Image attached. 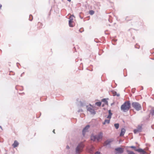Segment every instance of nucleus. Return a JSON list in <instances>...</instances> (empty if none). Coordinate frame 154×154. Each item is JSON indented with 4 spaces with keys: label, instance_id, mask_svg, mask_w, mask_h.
Here are the masks:
<instances>
[{
    "label": "nucleus",
    "instance_id": "f257e3e1",
    "mask_svg": "<svg viewBox=\"0 0 154 154\" xmlns=\"http://www.w3.org/2000/svg\"><path fill=\"white\" fill-rule=\"evenodd\" d=\"M130 108L131 103L130 101H127L121 105V109L123 112H126L129 110Z\"/></svg>",
    "mask_w": 154,
    "mask_h": 154
},
{
    "label": "nucleus",
    "instance_id": "f03ea898",
    "mask_svg": "<svg viewBox=\"0 0 154 154\" xmlns=\"http://www.w3.org/2000/svg\"><path fill=\"white\" fill-rule=\"evenodd\" d=\"M85 145L82 142L79 143L75 148V152L76 154H79L83 150Z\"/></svg>",
    "mask_w": 154,
    "mask_h": 154
},
{
    "label": "nucleus",
    "instance_id": "7ed1b4c3",
    "mask_svg": "<svg viewBox=\"0 0 154 154\" xmlns=\"http://www.w3.org/2000/svg\"><path fill=\"white\" fill-rule=\"evenodd\" d=\"M132 106L137 111H138L142 109V107L141 105L138 102H133L132 103Z\"/></svg>",
    "mask_w": 154,
    "mask_h": 154
},
{
    "label": "nucleus",
    "instance_id": "20e7f679",
    "mask_svg": "<svg viewBox=\"0 0 154 154\" xmlns=\"http://www.w3.org/2000/svg\"><path fill=\"white\" fill-rule=\"evenodd\" d=\"M89 105L91 106H86L87 111L90 113L91 115H95L96 113V112L94 109H93V106L91 104H89Z\"/></svg>",
    "mask_w": 154,
    "mask_h": 154
},
{
    "label": "nucleus",
    "instance_id": "39448f33",
    "mask_svg": "<svg viewBox=\"0 0 154 154\" xmlns=\"http://www.w3.org/2000/svg\"><path fill=\"white\" fill-rule=\"evenodd\" d=\"M115 150L117 152L118 154H121L124 152V149L122 147H118L115 149Z\"/></svg>",
    "mask_w": 154,
    "mask_h": 154
},
{
    "label": "nucleus",
    "instance_id": "423d86ee",
    "mask_svg": "<svg viewBox=\"0 0 154 154\" xmlns=\"http://www.w3.org/2000/svg\"><path fill=\"white\" fill-rule=\"evenodd\" d=\"M90 127L89 125H87L82 130V135L83 136H85V133L88 131V130Z\"/></svg>",
    "mask_w": 154,
    "mask_h": 154
},
{
    "label": "nucleus",
    "instance_id": "0eeeda50",
    "mask_svg": "<svg viewBox=\"0 0 154 154\" xmlns=\"http://www.w3.org/2000/svg\"><path fill=\"white\" fill-rule=\"evenodd\" d=\"M113 139H108L105 141L104 142V145L106 146L107 145H109L110 146V143H111L113 141Z\"/></svg>",
    "mask_w": 154,
    "mask_h": 154
},
{
    "label": "nucleus",
    "instance_id": "6e6552de",
    "mask_svg": "<svg viewBox=\"0 0 154 154\" xmlns=\"http://www.w3.org/2000/svg\"><path fill=\"white\" fill-rule=\"evenodd\" d=\"M103 133L102 132H100L97 135H96V136L97 140L99 141L100 139H102L103 137Z\"/></svg>",
    "mask_w": 154,
    "mask_h": 154
},
{
    "label": "nucleus",
    "instance_id": "1a4fd4ad",
    "mask_svg": "<svg viewBox=\"0 0 154 154\" xmlns=\"http://www.w3.org/2000/svg\"><path fill=\"white\" fill-rule=\"evenodd\" d=\"M94 147L93 146H91L87 149L88 152L91 154H93L94 152Z\"/></svg>",
    "mask_w": 154,
    "mask_h": 154
},
{
    "label": "nucleus",
    "instance_id": "9d476101",
    "mask_svg": "<svg viewBox=\"0 0 154 154\" xmlns=\"http://www.w3.org/2000/svg\"><path fill=\"white\" fill-rule=\"evenodd\" d=\"M125 132V129L124 128H122L121 130V132L120 134V136H122L124 135Z\"/></svg>",
    "mask_w": 154,
    "mask_h": 154
},
{
    "label": "nucleus",
    "instance_id": "9b49d317",
    "mask_svg": "<svg viewBox=\"0 0 154 154\" xmlns=\"http://www.w3.org/2000/svg\"><path fill=\"white\" fill-rule=\"evenodd\" d=\"M111 92L112 93L114 96H116L117 97H119L120 96V94L119 93L117 94L116 91L112 90L111 91Z\"/></svg>",
    "mask_w": 154,
    "mask_h": 154
},
{
    "label": "nucleus",
    "instance_id": "f8f14e48",
    "mask_svg": "<svg viewBox=\"0 0 154 154\" xmlns=\"http://www.w3.org/2000/svg\"><path fill=\"white\" fill-rule=\"evenodd\" d=\"M136 151H137L138 152H140V153H141V152H142L143 153H146V152L145 150H144L143 149H141V148H139V149H136Z\"/></svg>",
    "mask_w": 154,
    "mask_h": 154
},
{
    "label": "nucleus",
    "instance_id": "ddd939ff",
    "mask_svg": "<svg viewBox=\"0 0 154 154\" xmlns=\"http://www.w3.org/2000/svg\"><path fill=\"white\" fill-rule=\"evenodd\" d=\"M109 100L108 98H104L101 101H102V102L104 103L105 104L108 105V101H107V100Z\"/></svg>",
    "mask_w": 154,
    "mask_h": 154
},
{
    "label": "nucleus",
    "instance_id": "4468645a",
    "mask_svg": "<svg viewBox=\"0 0 154 154\" xmlns=\"http://www.w3.org/2000/svg\"><path fill=\"white\" fill-rule=\"evenodd\" d=\"M79 103H80V106H81L84 107L86 106V103L85 101H79Z\"/></svg>",
    "mask_w": 154,
    "mask_h": 154
},
{
    "label": "nucleus",
    "instance_id": "2eb2a0df",
    "mask_svg": "<svg viewBox=\"0 0 154 154\" xmlns=\"http://www.w3.org/2000/svg\"><path fill=\"white\" fill-rule=\"evenodd\" d=\"M18 142L17 140H15L13 144H12V146L14 148H15L18 146Z\"/></svg>",
    "mask_w": 154,
    "mask_h": 154
},
{
    "label": "nucleus",
    "instance_id": "dca6fc26",
    "mask_svg": "<svg viewBox=\"0 0 154 154\" xmlns=\"http://www.w3.org/2000/svg\"><path fill=\"white\" fill-rule=\"evenodd\" d=\"M91 140L94 141H95L96 140H97L96 136V135H91Z\"/></svg>",
    "mask_w": 154,
    "mask_h": 154
},
{
    "label": "nucleus",
    "instance_id": "f3484780",
    "mask_svg": "<svg viewBox=\"0 0 154 154\" xmlns=\"http://www.w3.org/2000/svg\"><path fill=\"white\" fill-rule=\"evenodd\" d=\"M109 115L107 117V119H110L111 118L112 116V113L111 112V110H109L108 111Z\"/></svg>",
    "mask_w": 154,
    "mask_h": 154
},
{
    "label": "nucleus",
    "instance_id": "a211bd4d",
    "mask_svg": "<svg viewBox=\"0 0 154 154\" xmlns=\"http://www.w3.org/2000/svg\"><path fill=\"white\" fill-rule=\"evenodd\" d=\"M142 125H138L137 129L139 131V132H141L142 130Z\"/></svg>",
    "mask_w": 154,
    "mask_h": 154
},
{
    "label": "nucleus",
    "instance_id": "6ab92c4d",
    "mask_svg": "<svg viewBox=\"0 0 154 154\" xmlns=\"http://www.w3.org/2000/svg\"><path fill=\"white\" fill-rule=\"evenodd\" d=\"M73 21L71 20H69V26L70 27H73L74 26L72 24V23L73 22Z\"/></svg>",
    "mask_w": 154,
    "mask_h": 154
},
{
    "label": "nucleus",
    "instance_id": "aec40b11",
    "mask_svg": "<svg viewBox=\"0 0 154 154\" xmlns=\"http://www.w3.org/2000/svg\"><path fill=\"white\" fill-rule=\"evenodd\" d=\"M95 105L97 106H101V102L100 101L96 102L95 103Z\"/></svg>",
    "mask_w": 154,
    "mask_h": 154
},
{
    "label": "nucleus",
    "instance_id": "412c9836",
    "mask_svg": "<svg viewBox=\"0 0 154 154\" xmlns=\"http://www.w3.org/2000/svg\"><path fill=\"white\" fill-rule=\"evenodd\" d=\"M127 152L128 153V154H135L133 151H130L128 150H127Z\"/></svg>",
    "mask_w": 154,
    "mask_h": 154
},
{
    "label": "nucleus",
    "instance_id": "4be33fe9",
    "mask_svg": "<svg viewBox=\"0 0 154 154\" xmlns=\"http://www.w3.org/2000/svg\"><path fill=\"white\" fill-rule=\"evenodd\" d=\"M114 125L116 129H118L119 128V123L115 124Z\"/></svg>",
    "mask_w": 154,
    "mask_h": 154
},
{
    "label": "nucleus",
    "instance_id": "5701e85b",
    "mask_svg": "<svg viewBox=\"0 0 154 154\" xmlns=\"http://www.w3.org/2000/svg\"><path fill=\"white\" fill-rule=\"evenodd\" d=\"M94 12L93 10H90L89 11V13L90 14L92 15L94 14Z\"/></svg>",
    "mask_w": 154,
    "mask_h": 154
},
{
    "label": "nucleus",
    "instance_id": "b1692460",
    "mask_svg": "<svg viewBox=\"0 0 154 154\" xmlns=\"http://www.w3.org/2000/svg\"><path fill=\"white\" fill-rule=\"evenodd\" d=\"M29 20L30 21H32V20H33L32 16L31 14L29 15Z\"/></svg>",
    "mask_w": 154,
    "mask_h": 154
},
{
    "label": "nucleus",
    "instance_id": "393cba45",
    "mask_svg": "<svg viewBox=\"0 0 154 154\" xmlns=\"http://www.w3.org/2000/svg\"><path fill=\"white\" fill-rule=\"evenodd\" d=\"M129 147L134 149V150L135 151L137 149L136 146H130Z\"/></svg>",
    "mask_w": 154,
    "mask_h": 154
},
{
    "label": "nucleus",
    "instance_id": "a878e982",
    "mask_svg": "<svg viewBox=\"0 0 154 154\" xmlns=\"http://www.w3.org/2000/svg\"><path fill=\"white\" fill-rule=\"evenodd\" d=\"M150 114L152 116H154V109L151 110L150 112Z\"/></svg>",
    "mask_w": 154,
    "mask_h": 154
},
{
    "label": "nucleus",
    "instance_id": "bb28decb",
    "mask_svg": "<svg viewBox=\"0 0 154 154\" xmlns=\"http://www.w3.org/2000/svg\"><path fill=\"white\" fill-rule=\"evenodd\" d=\"M134 134H136L138 132H139V131L137 129H135L134 131Z\"/></svg>",
    "mask_w": 154,
    "mask_h": 154
},
{
    "label": "nucleus",
    "instance_id": "cd10ccee",
    "mask_svg": "<svg viewBox=\"0 0 154 154\" xmlns=\"http://www.w3.org/2000/svg\"><path fill=\"white\" fill-rule=\"evenodd\" d=\"M104 121L107 124H109L110 122V120L106 119Z\"/></svg>",
    "mask_w": 154,
    "mask_h": 154
},
{
    "label": "nucleus",
    "instance_id": "c85d7f7f",
    "mask_svg": "<svg viewBox=\"0 0 154 154\" xmlns=\"http://www.w3.org/2000/svg\"><path fill=\"white\" fill-rule=\"evenodd\" d=\"M140 46L139 45H138L137 44H136V45L135 46V47L136 48L139 49L140 48Z\"/></svg>",
    "mask_w": 154,
    "mask_h": 154
},
{
    "label": "nucleus",
    "instance_id": "c756f323",
    "mask_svg": "<svg viewBox=\"0 0 154 154\" xmlns=\"http://www.w3.org/2000/svg\"><path fill=\"white\" fill-rule=\"evenodd\" d=\"M83 112V110L82 109H79L78 111V112Z\"/></svg>",
    "mask_w": 154,
    "mask_h": 154
},
{
    "label": "nucleus",
    "instance_id": "7c9ffc66",
    "mask_svg": "<svg viewBox=\"0 0 154 154\" xmlns=\"http://www.w3.org/2000/svg\"><path fill=\"white\" fill-rule=\"evenodd\" d=\"M69 20H71V21H73V17H70L69 18Z\"/></svg>",
    "mask_w": 154,
    "mask_h": 154
},
{
    "label": "nucleus",
    "instance_id": "2f4dec72",
    "mask_svg": "<svg viewBox=\"0 0 154 154\" xmlns=\"http://www.w3.org/2000/svg\"><path fill=\"white\" fill-rule=\"evenodd\" d=\"M66 148L67 149H70V147H69V146L68 145L66 146Z\"/></svg>",
    "mask_w": 154,
    "mask_h": 154
},
{
    "label": "nucleus",
    "instance_id": "473e14b6",
    "mask_svg": "<svg viewBox=\"0 0 154 154\" xmlns=\"http://www.w3.org/2000/svg\"><path fill=\"white\" fill-rule=\"evenodd\" d=\"M94 154H100V152H99L97 151Z\"/></svg>",
    "mask_w": 154,
    "mask_h": 154
},
{
    "label": "nucleus",
    "instance_id": "72a5a7b5",
    "mask_svg": "<svg viewBox=\"0 0 154 154\" xmlns=\"http://www.w3.org/2000/svg\"><path fill=\"white\" fill-rule=\"evenodd\" d=\"M24 74V72H23L21 75V76H22Z\"/></svg>",
    "mask_w": 154,
    "mask_h": 154
},
{
    "label": "nucleus",
    "instance_id": "f704fd0d",
    "mask_svg": "<svg viewBox=\"0 0 154 154\" xmlns=\"http://www.w3.org/2000/svg\"><path fill=\"white\" fill-rule=\"evenodd\" d=\"M0 128L1 129L2 131L3 130L2 128V126L0 125Z\"/></svg>",
    "mask_w": 154,
    "mask_h": 154
},
{
    "label": "nucleus",
    "instance_id": "c9c22d12",
    "mask_svg": "<svg viewBox=\"0 0 154 154\" xmlns=\"http://www.w3.org/2000/svg\"><path fill=\"white\" fill-rule=\"evenodd\" d=\"M106 122L104 121L103 122V125H105L106 124Z\"/></svg>",
    "mask_w": 154,
    "mask_h": 154
},
{
    "label": "nucleus",
    "instance_id": "e433bc0d",
    "mask_svg": "<svg viewBox=\"0 0 154 154\" xmlns=\"http://www.w3.org/2000/svg\"><path fill=\"white\" fill-rule=\"evenodd\" d=\"M104 105H105V104H103L102 105V107H104Z\"/></svg>",
    "mask_w": 154,
    "mask_h": 154
},
{
    "label": "nucleus",
    "instance_id": "4c0bfd02",
    "mask_svg": "<svg viewBox=\"0 0 154 154\" xmlns=\"http://www.w3.org/2000/svg\"><path fill=\"white\" fill-rule=\"evenodd\" d=\"M54 131H55V130H53V132L54 133H55Z\"/></svg>",
    "mask_w": 154,
    "mask_h": 154
},
{
    "label": "nucleus",
    "instance_id": "58836bf2",
    "mask_svg": "<svg viewBox=\"0 0 154 154\" xmlns=\"http://www.w3.org/2000/svg\"><path fill=\"white\" fill-rule=\"evenodd\" d=\"M2 7V5L1 4H0V8Z\"/></svg>",
    "mask_w": 154,
    "mask_h": 154
},
{
    "label": "nucleus",
    "instance_id": "ea45409f",
    "mask_svg": "<svg viewBox=\"0 0 154 154\" xmlns=\"http://www.w3.org/2000/svg\"><path fill=\"white\" fill-rule=\"evenodd\" d=\"M141 87L142 88L141 90H143V86H141Z\"/></svg>",
    "mask_w": 154,
    "mask_h": 154
},
{
    "label": "nucleus",
    "instance_id": "a19ab883",
    "mask_svg": "<svg viewBox=\"0 0 154 154\" xmlns=\"http://www.w3.org/2000/svg\"><path fill=\"white\" fill-rule=\"evenodd\" d=\"M67 1L68 2H70L71 1V0H67Z\"/></svg>",
    "mask_w": 154,
    "mask_h": 154
},
{
    "label": "nucleus",
    "instance_id": "79ce46f5",
    "mask_svg": "<svg viewBox=\"0 0 154 154\" xmlns=\"http://www.w3.org/2000/svg\"><path fill=\"white\" fill-rule=\"evenodd\" d=\"M19 64V63H17V66L18 67V65H17V64Z\"/></svg>",
    "mask_w": 154,
    "mask_h": 154
},
{
    "label": "nucleus",
    "instance_id": "37998d69",
    "mask_svg": "<svg viewBox=\"0 0 154 154\" xmlns=\"http://www.w3.org/2000/svg\"><path fill=\"white\" fill-rule=\"evenodd\" d=\"M40 116L38 117V118H39V117H40V116L41 115V112H40Z\"/></svg>",
    "mask_w": 154,
    "mask_h": 154
},
{
    "label": "nucleus",
    "instance_id": "c03bdc74",
    "mask_svg": "<svg viewBox=\"0 0 154 154\" xmlns=\"http://www.w3.org/2000/svg\"><path fill=\"white\" fill-rule=\"evenodd\" d=\"M133 39H135V37H133Z\"/></svg>",
    "mask_w": 154,
    "mask_h": 154
},
{
    "label": "nucleus",
    "instance_id": "a18cd8bd",
    "mask_svg": "<svg viewBox=\"0 0 154 154\" xmlns=\"http://www.w3.org/2000/svg\"><path fill=\"white\" fill-rule=\"evenodd\" d=\"M113 104V103H112L111 104V105L112 106Z\"/></svg>",
    "mask_w": 154,
    "mask_h": 154
},
{
    "label": "nucleus",
    "instance_id": "49530a36",
    "mask_svg": "<svg viewBox=\"0 0 154 154\" xmlns=\"http://www.w3.org/2000/svg\"><path fill=\"white\" fill-rule=\"evenodd\" d=\"M109 21L110 22H111L110 21V20L109 19Z\"/></svg>",
    "mask_w": 154,
    "mask_h": 154
},
{
    "label": "nucleus",
    "instance_id": "de8ad7c7",
    "mask_svg": "<svg viewBox=\"0 0 154 154\" xmlns=\"http://www.w3.org/2000/svg\"><path fill=\"white\" fill-rule=\"evenodd\" d=\"M133 90H135V88H133ZM133 90V89H132V90Z\"/></svg>",
    "mask_w": 154,
    "mask_h": 154
},
{
    "label": "nucleus",
    "instance_id": "09e8293b",
    "mask_svg": "<svg viewBox=\"0 0 154 154\" xmlns=\"http://www.w3.org/2000/svg\"><path fill=\"white\" fill-rule=\"evenodd\" d=\"M80 17L81 18V19H82V17H81L80 16Z\"/></svg>",
    "mask_w": 154,
    "mask_h": 154
},
{
    "label": "nucleus",
    "instance_id": "8fccbe9b",
    "mask_svg": "<svg viewBox=\"0 0 154 154\" xmlns=\"http://www.w3.org/2000/svg\"><path fill=\"white\" fill-rule=\"evenodd\" d=\"M105 32H106V31L105 32V34H106V33H105Z\"/></svg>",
    "mask_w": 154,
    "mask_h": 154
},
{
    "label": "nucleus",
    "instance_id": "3c124183",
    "mask_svg": "<svg viewBox=\"0 0 154 154\" xmlns=\"http://www.w3.org/2000/svg\"><path fill=\"white\" fill-rule=\"evenodd\" d=\"M74 48L75 49V47Z\"/></svg>",
    "mask_w": 154,
    "mask_h": 154
},
{
    "label": "nucleus",
    "instance_id": "603ef678",
    "mask_svg": "<svg viewBox=\"0 0 154 154\" xmlns=\"http://www.w3.org/2000/svg\"><path fill=\"white\" fill-rule=\"evenodd\" d=\"M152 59V60H154V58H153V59Z\"/></svg>",
    "mask_w": 154,
    "mask_h": 154
},
{
    "label": "nucleus",
    "instance_id": "864d4df0",
    "mask_svg": "<svg viewBox=\"0 0 154 154\" xmlns=\"http://www.w3.org/2000/svg\"><path fill=\"white\" fill-rule=\"evenodd\" d=\"M78 99H77V100H78Z\"/></svg>",
    "mask_w": 154,
    "mask_h": 154
}]
</instances>
